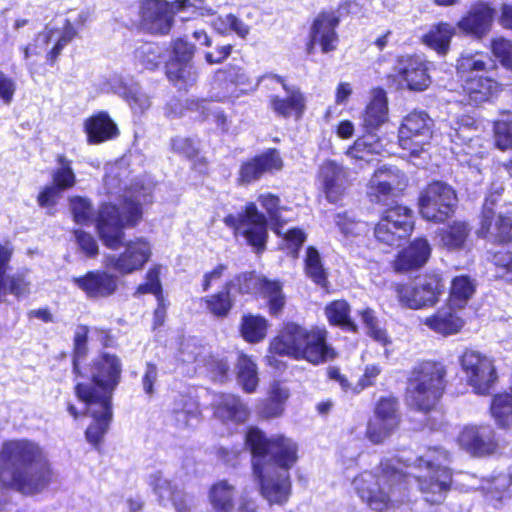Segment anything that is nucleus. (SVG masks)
<instances>
[{
	"label": "nucleus",
	"instance_id": "18",
	"mask_svg": "<svg viewBox=\"0 0 512 512\" xmlns=\"http://www.w3.org/2000/svg\"><path fill=\"white\" fill-rule=\"evenodd\" d=\"M263 79H271V84H279L284 91V95L269 96V108L272 112L285 119H301L306 109V98L301 90L296 86L288 85L282 77L275 74H268Z\"/></svg>",
	"mask_w": 512,
	"mask_h": 512
},
{
	"label": "nucleus",
	"instance_id": "44",
	"mask_svg": "<svg viewBox=\"0 0 512 512\" xmlns=\"http://www.w3.org/2000/svg\"><path fill=\"white\" fill-rule=\"evenodd\" d=\"M148 483L162 505H166L168 502L173 503L175 498H179L184 494L176 486L172 485L161 471L151 473L148 477Z\"/></svg>",
	"mask_w": 512,
	"mask_h": 512
},
{
	"label": "nucleus",
	"instance_id": "45",
	"mask_svg": "<svg viewBox=\"0 0 512 512\" xmlns=\"http://www.w3.org/2000/svg\"><path fill=\"white\" fill-rule=\"evenodd\" d=\"M237 380L247 393L254 392L259 382L255 362L242 353L239 354L237 360Z\"/></svg>",
	"mask_w": 512,
	"mask_h": 512
},
{
	"label": "nucleus",
	"instance_id": "61",
	"mask_svg": "<svg viewBox=\"0 0 512 512\" xmlns=\"http://www.w3.org/2000/svg\"><path fill=\"white\" fill-rule=\"evenodd\" d=\"M360 314L369 336L383 346L388 345L390 343L389 337L387 336L386 331L379 326V322L375 317L374 312L371 309H365L361 311Z\"/></svg>",
	"mask_w": 512,
	"mask_h": 512
},
{
	"label": "nucleus",
	"instance_id": "15",
	"mask_svg": "<svg viewBox=\"0 0 512 512\" xmlns=\"http://www.w3.org/2000/svg\"><path fill=\"white\" fill-rule=\"evenodd\" d=\"M252 466L263 498L270 504H285L291 494L290 473L280 472L273 465H263L259 459L252 460Z\"/></svg>",
	"mask_w": 512,
	"mask_h": 512
},
{
	"label": "nucleus",
	"instance_id": "31",
	"mask_svg": "<svg viewBox=\"0 0 512 512\" xmlns=\"http://www.w3.org/2000/svg\"><path fill=\"white\" fill-rule=\"evenodd\" d=\"M214 416L225 425H238L249 416L247 406L233 394L217 395L213 402Z\"/></svg>",
	"mask_w": 512,
	"mask_h": 512
},
{
	"label": "nucleus",
	"instance_id": "49",
	"mask_svg": "<svg viewBox=\"0 0 512 512\" xmlns=\"http://www.w3.org/2000/svg\"><path fill=\"white\" fill-rule=\"evenodd\" d=\"M51 177L53 183L64 191L73 188L76 184V175L72 167V161L64 155H58Z\"/></svg>",
	"mask_w": 512,
	"mask_h": 512
},
{
	"label": "nucleus",
	"instance_id": "24",
	"mask_svg": "<svg viewBox=\"0 0 512 512\" xmlns=\"http://www.w3.org/2000/svg\"><path fill=\"white\" fill-rule=\"evenodd\" d=\"M338 24L339 18L335 12L320 13L310 29V41L307 45L308 53L312 54L317 44L321 47L323 53L334 51L338 42L336 33Z\"/></svg>",
	"mask_w": 512,
	"mask_h": 512
},
{
	"label": "nucleus",
	"instance_id": "2",
	"mask_svg": "<svg viewBox=\"0 0 512 512\" xmlns=\"http://www.w3.org/2000/svg\"><path fill=\"white\" fill-rule=\"evenodd\" d=\"M327 336L328 332L323 327L313 326L308 329L289 322L271 340L269 353L320 365L336 357L334 348L327 342Z\"/></svg>",
	"mask_w": 512,
	"mask_h": 512
},
{
	"label": "nucleus",
	"instance_id": "63",
	"mask_svg": "<svg viewBox=\"0 0 512 512\" xmlns=\"http://www.w3.org/2000/svg\"><path fill=\"white\" fill-rule=\"evenodd\" d=\"M492 262L497 276L512 284V250L498 251L493 255Z\"/></svg>",
	"mask_w": 512,
	"mask_h": 512
},
{
	"label": "nucleus",
	"instance_id": "41",
	"mask_svg": "<svg viewBox=\"0 0 512 512\" xmlns=\"http://www.w3.org/2000/svg\"><path fill=\"white\" fill-rule=\"evenodd\" d=\"M470 227L464 221H453L439 231L440 245L449 250L464 248L470 234Z\"/></svg>",
	"mask_w": 512,
	"mask_h": 512
},
{
	"label": "nucleus",
	"instance_id": "11",
	"mask_svg": "<svg viewBox=\"0 0 512 512\" xmlns=\"http://www.w3.org/2000/svg\"><path fill=\"white\" fill-rule=\"evenodd\" d=\"M456 205V192L441 181L427 185L419 196L420 213L428 221L443 222L454 212Z\"/></svg>",
	"mask_w": 512,
	"mask_h": 512
},
{
	"label": "nucleus",
	"instance_id": "3",
	"mask_svg": "<svg viewBox=\"0 0 512 512\" xmlns=\"http://www.w3.org/2000/svg\"><path fill=\"white\" fill-rule=\"evenodd\" d=\"M152 183H135L124 194L121 207L104 204L98 213L96 228L103 244L110 249L121 246L124 228L134 227L142 218V206L152 202Z\"/></svg>",
	"mask_w": 512,
	"mask_h": 512
},
{
	"label": "nucleus",
	"instance_id": "33",
	"mask_svg": "<svg viewBox=\"0 0 512 512\" xmlns=\"http://www.w3.org/2000/svg\"><path fill=\"white\" fill-rule=\"evenodd\" d=\"M143 21L156 33L166 34L172 26L169 4L163 0H144L141 4Z\"/></svg>",
	"mask_w": 512,
	"mask_h": 512
},
{
	"label": "nucleus",
	"instance_id": "46",
	"mask_svg": "<svg viewBox=\"0 0 512 512\" xmlns=\"http://www.w3.org/2000/svg\"><path fill=\"white\" fill-rule=\"evenodd\" d=\"M232 286H234V282H228L225 284L222 291L202 299L207 310L212 315L218 318H225L228 316L233 307V300L230 297V290Z\"/></svg>",
	"mask_w": 512,
	"mask_h": 512
},
{
	"label": "nucleus",
	"instance_id": "30",
	"mask_svg": "<svg viewBox=\"0 0 512 512\" xmlns=\"http://www.w3.org/2000/svg\"><path fill=\"white\" fill-rule=\"evenodd\" d=\"M493 18L494 9L486 3H478L459 20L457 27L462 32L480 39L490 31Z\"/></svg>",
	"mask_w": 512,
	"mask_h": 512
},
{
	"label": "nucleus",
	"instance_id": "23",
	"mask_svg": "<svg viewBox=\"0 0 512 512\" xmlns=\"http://www.w3.org/2000/svg\"><path fill=\"white\" fill-rule=\"evenodd\" d=\"M495 199L487 198L481 217L479 235L494 242L505 243L512 241V218L496 214L493 206Z\"/></svg>",
	"mask_w": 512,
	"mask_h": 512
},
{
	"label": "nucleus",
	"instance_id": "22",
	"mask_svg": "<svg viewBox=\"0 0 512 512\" xmlns=\"http://www.w3.org/2000/svg\"><path fill=\"white\" fill-rule=\"evenodd\" d=\"M460 447L470 454H492L497 448L494 429L490 425H466L457 438Z\"/></svg>",
	"mask_w": 512,
	"mask_h": 512
},
{
	"label": "nucleus",
	"instance_id": "38",
	"mask_svg": "<svg viewBox=\"0 0 512 512\" xmlns=\"http://www.w3.org/2000/svg\"><path fill=\"white\" fill-rule=\"evenodd\" d=\"M463 90L471 103L479 104L489 100L497 91V82L487 74L461 79Z\"/></svg>",
	"mask_w": 512,
	"mask_h": 512
},
{
	"label": "nucleus",
	"instance_id": "7",
	"mask_svg": "<svg viewBox=\"0 0 512 512\" xmlns=\"http://www.w3.org/2000/svg\"><path fill=\"white\" fill-rule=\"evenodd\" d=\"M445 376L446 370L440 363L427 361L416 366L407 389L409 405L418 410H430L444 391Z\"/></svg>",
	"mask_w": 512,
	"mask_h": 512
},
{
	"label": "nucleus",
	"instance_id": "1",
	"mask_svg": "<svg viewBox=\"0 0 512 512\" xmlns=\"http://www.w3.org/2000/svg\"><path fill=\"white\" fill-rule=\"evenodd\" d=\"M449 453L440 448H429L415 460V475L386 461L381 464L380 474L365 471L354 478L352 486L360 499L371 509L381 512L393 503L402 501L398 495L402 488L413 481L422 492L424 499L431 504L441 503L450 489L452 476L446 464Z\"/></svg>",
	"mask_w": 512,
	"mask_h": 512
},
{
	"label": "nucleus",
	"instance_id": "9",
	"mask_svg": "<svg viewBox=\"0 0 512 512\" xmlns=\"http://www.w3.org/2000/svg\"><path fill=\"white\" fill-rule=\"evenodd\" d=\"M443 129L454 146L452 152L462 164H467L479 170L478 160L483 158L486 151L483 149L480 138L472 135L477 130L475 119L469 115H461L444 124Z\"/></svg>",
	"mask_w": 512,
	"mask_h": 512
},
{
	"label": "nucleus",
	"instance_id": "47",
	"mask_svg": "<svg viewBox=\"0 0 512 512\" xmlns=\"http://www.w3.org/2000/svg\"><path fill=\"white\" fill-rule=\"evenodd\" d=\"M166 74L170 81L180 87L194 84L198 77L196 67L191 62L169 61Z\"/></svg>",
	"mask_w": 512,
	"mask_h": 512
},
{
	"label": "nucleus",
	"instance_id": "5",
	"mask_svg": "<svg viewBox=\"0 0 512 512\" xmlns=\"http://www.w3.org/2000/svg\"><path fill=\"white\" fill-rule=\"evenodd\" d=\"M93 385L78 383L76 394L81 401L111 403L112 393L121 380L122 362L114 354L102 353L92 360L89 369Z\"/></svg>",
	"mask_w": 512,
	"mask_h": 512
},
{
	"label": "nucleus",
	"instance_id": "56",
	"mask_svg": "<svg viewBox=\"0 0 512 512\" xmlns=\"http://www.w3.org/2000/svg\"><path fill=\"white\" fill-rule=\"evenodd\" d=\"M495 142L499 149H512V114L506 113L494 124Z\"/></svg>",
	"mask_w": 512,
	"mask_h": 512
},
{
	"label": "nucleus",
	"instance_id": "16",
	"mask_svg": "<svg viewBox=\"0 0 512 512\" xmlns=\"http://www.w3.org/2000/svg\"><path fill=\"white\" fill-rule=\"evenodd\" d=\"M119 255L105 256L104 264L119 274H131L141 270L152 256V244L145 237H136L124 243Z\"/></svg>",
	"mask_w": 512,
	"mask_h": 512
},
{
	"label": "nucleus",
	"instance_id": "64",
	"mask_svg": "<svg viewBox=\"0 0 512 512\" xmlns=\"http://www.w3.org/2000/svg\"><path fill=\"white\" fill-rule=\"evenodd\" d=\"M491 50L504 66L512 70V43L509 40L502 37L493 39Z\"/></svg>",
	"mask_w": 512,
	"mask_h": 512
},
{
	"label": "nucleus",
	"instance_id": "39",
	"mask_svg": "<svg viewBox=\"0 0 512 512\" xmlns=\"http://www.w3.org/2000/svg\"><path fill=\"white\" fill-rule=\"evenodd\" d=\"M236 488L226 480L216 482L208 492L212 512H234Z\"/></svg>",
	"mask_w": 512,
	"mask_h": 512
},
{
	"label": "nucleus",
	"instance_id": "37",
	"mask_svg": "<svg viewBox=\"0 0 512 512\" xmlns=\"http://www.w3.org/2000/svg\"><path fill=\"white\" fill-rule=\"evenodd\" d=\"M494 67L491 58L483 52L464 51L457 60V75L461 79L488 74Z\"/></svg>",
	"mask_w": 512,
	"mask_h": 512
},
{
	"label": "nucleus",
	"instance_id": "12",
	"mask_svg": "<svg viewBox=\"0 0 512 512\" xmlns=\"http://www.w3.org/2000/svg\"><path fill=\"white\" fill-rule=\"evenodd\" d=\"M432 119L423 111L406 115L398 129V143L402 150L415 156L424 151L432 138Z\"/></svg>",
	"mask_w": 512,
	"mask_h": 512
},
{
	"label": "nucleus",
	"instance_id": "35",
	"mask_svg": "<svg viewBox=\"0 0 512 512\" xmlns=\"http://www.w3.org/2000/svg\"><path fill=\"white\" fill-rule=\"evenodd\" d=\"M84 131L89 144H100L118 136L117 125L105 112H100L86 119Z\"/></svg>",
	"mask_w": 512,
	"mask_h": 512
},
{
	"label": "nucleus",
	"instance_id": "27",
	"mask_svg": "<svg viewBox=\"0 0 512 512\" xmlns=\"http://www.w3.org/2000/svg\"><path fill=\"white\" fill-rule=\"evenodd\" d=\"M109 89L122 97L134 114H143L151 107V97L139 84L128 82L121 76L114 75L110 78Z\"/></svg>",
	"mask_w": 512,
	"mask_h": 512
},
{
	"label": "nucleus",
	"instance_id": "19",
	"mask_svg": "<svg viewBox=\"0 0 512 512\" xmlns=\"http://www.w3.org/2000/svg\"><path fill=\"white\" fill-rule=\"evenodd\" d=\"M428 62L420 56H401L394 66L395 80L401 87L423 91L430 85Z\"/></svg>",
	"mask_w": 512,
	"mask_h": 512
},
{
	"label": "nucleus",
	"instance_id": "8",
	"mask_svg": "<svg viewBox=\"0 0 512 512\" xmlns=\"http://www.w3.org/2000/svg\"><path fill=\"white\" fill-rule=\"evenodd\" d=\"M86 18L84 13H78L75 18H59L49 23L36 36L33 43L22 48L26 65L31 68L30 58L43 54L51 44L53 46L49 50L47 58L52 62L55 61L63 48L76 36L75 25H83Z\"/></svg>",
	"mask_w": 512,
	"mask_h": 512
},
{
	"label": "nucleus",
	"instance_id": "28",
	"mask_svg": "<svg viewBox=\"0 0 512 512\" xmlns=\"http://www.w3.org/2000/svg\"><path fill=\"white\" fill-rule=\"evenodd\" d=\"M72 282L89 298H105L117 290V278L105 271H91L82 277H73Z\"/></svg>",
	"mask_w": 512,
	"mask_h": 512
},
{
	"label": "nucleus",
	"instance_id": "58",
	"mask_svg": "<svg viewBox=\"0 0 512 512\" xmlns=\"http://www.w3.org/2000/svg\"><path fill=\"white\" fill-rule=\"evenodd\" d=\"M511 486L512 474L510 472H504L493 477L484 489L489 498L500 500L509 491Z\"/></svg>",
	"mask_w": 512,
	"mask_h": 512
},
{
	"label": "nucleus",
	"instance_id": "14",
	"mask_svg": "<svg viewBox=\"0 0 512 512\" xmlns=\"http://www.w3.org/2000/svg\"><path fill=\"white\" fill-rule=\"evenodd\" d=\"M467 383L477 394L486 395L497 381V372L491 358L474 350H467L460 359Z\"/></svg>",
	"mask_w": 512,
	"mask_h": 512
},
{
	"label": "nucleus",
	"instance_id": "40",
	"mask_svg": "<svg viewBox=\"0 0 512 512\" xmlns=\"http://www.w3.org/2000/svg\"><path fill=\"white\" fill-rule=\"evenodd\" d=\"M476 292V282L468 275H459L452 279L447 302L464 310Z\"/></svg>",
	"mask_w": 512,
	"mask_h": 512
},
{
	"label": "nucleus",
	"instance_id": "25",
	"mask_svg": "<svg viewBox=\"0 0 512 512\" xmlns=\"http://www.w3.org/2000/svg\"><path fill=\"white\" fill-rule=\"evenodd\" d=\"M397 403L393 398L381 399L375 417L369 423L367 437L375 444L383 442L398 425Z\"/></svg>",
	"mask_w": 512,
	"mask_h": 512
},
{
	"label": "nucleus",
	"instance_id": "42",
	"mask_svg": "<svg viewBox=\"0 0 512 512\" xmlns=\"http://www.w3.org/2000/svg\"><path fill=\"white\" fill-rule=\"evenodd\" d=\"M383 152L384 146L379 138L369 133L354 142V145L347 150V156L369 163L373 160L372 155H381Z\"/></svg>",
	"mask_w": 512,
	"mask_h": 512
},
{
	"label": "nucleus",
	"instance_id": "48",
	"mask_svg": "<svg viewBox=\"0 0 512 512\" xmlns=\"http://www.w3.org/2000/svg\"><path fill=\"white\" fill-rule=\"evenodd\" d=\"M268 322L265 318L255 315L243 316L240 332L243 339L249 343H259L267 335Z\"/></svg>",
	"mask_w": 512,
	"mask_h": 512
},
{
	"label": "nucleus",
	"instance_id": "62",
	"mask_svg": "<svg viewBox=\"0 0 512 512\" xmlns=\"http://www.w3.org/2000/svg\"><path fill=\"white\" fill-rule=\"evenodd\" d=\"M30 281L26 280L23 274H15L13 276L5 275V287L1 292V296L6 294V290L18 299L27 296L30 292Z\"/></svg>",
	"mask_w": 512,
	"mask_h": 512
},
{
	"label": "nucleus",
	"instance_id": "52",
	"mask_svg": "<svg viewBox=\"0 0 512 512\" xmlns=\"http://www.w3.org/2000/svg\"><path fill=\"white\" fill-rule=\"evenodd\" d=\"M383 177L372 175L367 184V196L371 202L387 205L390 200L399 193L394 191L387 183L383 182Z\"/></svg>",
	"mask_w": 512,
	"mask_h": 512
},
{
	"label": "nucleus",
	"instance_id": "54",
	"mask_svg": "<svg viewBox=\"0 0 512 512\" xmlns=\"http://www.w3.org/2000/svg\"><path fill=\"white\" fill-rule=\"evenodd\" d=\"M175 10L177 13L183 14L181 19L184 21L191 17H209L215 14L214 10L208 7L204 0H179L175 3Z\"/></svg>",
	"mask_w": 512,
	"mask_h": 512
},
{
	"label": "nucleus",
	"instance_id": "32",
	"mask_svg": "<svg viewBox=\"0 0 512 512\" xmlns=\"http://www.w3.org/2000/svg\"><path fill=\"white\" fill-rule=\"evenodd\" d=\"M86 404L87 412L93 417V423L86 430V439L89 443L97 446L107 433L112 419L111 403L101 401H83Z\"/></svg>",
	"mask_w": 512,
	"mask_h": 512
},
{
	"label": "nucleus",
	"instance_id": "53",
	"mask_svg": "<svg viewBox=\"0 0 512 512\" xmlns=\"http://www.w3.org/2000/svg\"><path fill=\"white\" fill-rule=\"evenodd\" d=\"M189 109L199 111L206 119H211L221 131L228 130L229 122L226 115L212 101L197 100L191 102Z\"/></svg>",
	"mask_w": 512,
	"mask_h": 512
},
{
	"label": "nucleus",
	"instance_id": "43",
	"mask_svg": "<svg viewBox=\"0 0 512 512\" xmlns=\"http://www.w3.org/2000/svg\"><path fill=\"white\" fill-rule=\"evenodd\" d=\"M455 34V28L449 24L441 22L431 27L429 32L424 35V43L435 50L440 55H445L450 46L451 38Z\"/></svg>",
	"mask_w": 512,
	"mask_h": 512
},
{
	"label": "nucleus",
	"instance_id": "57",
	"mask_svg": "<svg viewBox=\"0 0 512 512\" xmlns=\"http://www.w3.org/2000/svg\"><path fill=\"white\" fill-rule=\"evenodd\" d=\"M374 176H382L383 182L387 183L394 191L400 193L404 190L407 185V178L405 174L396 167L393 166H382L378 168Z\"/></svg>",
	"mask_w": 512,
	"mask_h": 512
},
{
	"label": "nucleus",
	"instance_id": "4",
	"mask_svg": "<svg viewBox=\"0 0 512 512\" xmlns=\"http://www.w3.org/2000/svg\"><path fill=\"white\" fill-rule=\"evenodd\" d=\"M262 208L266 211L267 217L258 211L255 203L250 202L242 212L229 214L224 218L227 227L234 230L235 234L240 233L247 243L257 251L265 248L267 240L268 222L270 228L278 235L282 233V226L287 222L288 212L286 207L280 206V199L271 193H262L258 197Z\"/></svg>",
	"mask_w": 512,
	"mask_h": 512
},
{
	"label": "nucleus",
	"instance_id": "26",
	"mask_svg": "<svg viewBox=\"0 0 512 512\" xmlns=\"http://www.w3.org/2000/svg\"><path fill=\"white\" fill-rule=\"evenodd\" d=\"M422 323L431 331L443 336H450L459 333L465 326L463 310L456 306L446 304L440 307L435 313L425 317Z\"/></svg>",
	"mask_w": 512,
	"mask_h": 512
},
{
	"label": "nucleus",
	"instance_id": "29",
	"mask_svg": "<svg viewBox=\"0 0 512 512\" xmlns=\"http://www.w3.org/2000/svg\"><path fill=\"white\" fill-rule=\"evenodd\" d=\"M282 164L279 153L275 150H269L244 162L240 167L239 180L244 184L252 183L259 180L266 172L280 170Z\"/></svg>",
	"mask_w": 512,
	"mask_h": 512
},
{
	"label": "nucleus",
	"instance_id": "34",
	"mask_svg": "<svg viewBox=\"0 0 512 512\" xmlns=\"http://www.w3.org/2000/svg\"><path fill=\"white\" fill-rule=\"evenodd\" d=\"M388 113L386 92L381 88H375L371 91L370 101L362 113V126L367 131L377 130L388 121Z\"/></svg>",
	"mask_w": 512,
	"mask_h": 512
},
{
	"label": "nucleus",
	"instance_id": "60",
	"mask_svg": "<svg viewBox=\"0 0 512 512\" xmlns=\"http://www.w3.org/2000/svg\"><path fill=\"white\" fill-rule=\"evenodd\" d=\"M70 208L76 223L88 225L93 222V208L88 199L80 196L73 197L70 199Z\"/></svg>",
	"mask_w": 512,
	"mask_h": 512
},
{
	"label": "nucleus",
	"instance_id": "55",
	"mask_svg": "<svg viewBox=\"0 0 512 512\" xmlns=\"http://www.w3.org/2000/svg\"><path fill=\"white\" fill-rule=\"evenodd\" d=\"M305 269L307 275L319 286L327 287L326 272L322 266L318 251L309 247L306 251Z\"/></svg>",
	"mask_w": 512,
	"mask_h": 512
},
{
	"label": "nucleus",
	"instance_id": "59",
	"mask_svg": "<svg viewBox=\"0 0 512 512\" xmlns=\"http://www.w3.org/2000/svg\"><path fill=\"white\" fill-rule=\"evenodd\" d=\"M135 58L144 69L153 70L160 64L159 48L153 43H144L136 49Z\"/></svg>",
	"mask_w": 512,
	"mask_h": 512
},
{
	"label": "nucleus",
	"instance_id": "10",
	"mask_svg": "<svg viewBox=\"0 0 512 512\" xmlns=\"http://www.w3.org/2000/svg\"><path fill=\"white\" fill-rule=\"evenodd\" d=\"M445 285L438 274L426 275L417 281L396 287L401 306L412 310L434 307L444 293Z\"/></svg>",
	"mask_w": 512,
	"mask_h": 512
},
{
	"label": "nucleus",
	"instance_id": "50",
	"mask_svg": "<svg viewBox=\"0 0 512 512\" xmlns=\"http://www.w3.org/2000/svg\"><path fill=\"white\" fill-rule=\"evenodd\" d=\"M289 398V391L279 382L271 385L269 399L262 410V414L267 418L280 416L284 411V403Z\"/></svg>",
	"mask_w": 512,
	"mask_h": 512
},
{
	"label": "nucleus",
	"instance_id": "13",
	"mask_svg": "<svg viewBox=\"0 0 512 512\" xmlns=\"http://www.w3.org/2000/svg\"><path fill=\"white\" fill-rule=\"evenodd\" d=\"M413 230L412 211L401 205L389 207L374 229L378 241L387 246H399Z\"/></svg>",
	"mask_w": 512,
	"mask_h": 512
},
{
	"label": "nucleus",
	"instance_id": "17",
	"mask_svg": "<svg viewBox=\"0 0 512 512\" xmlns=\"http://www.w3.org/2000/svg\"><path fill=\"white\" fill-rule=\"evenodd\" d=\"M259 78L255 83L239 67L227 66L218 70L214 76L213 97L217 101H224L230 98H237L240 94L255 90L262 81L270 82L271 79Z\"/></svg>",
	"mask_w": 512,
	"mask_h": 512
},
{
	"label": "nucleus",
	"instance_id": "51",
	"mask_svg": "<svg viewBox=\"0 0 512 512\" xmlns=\"http://www.w3.org/2000/svg\"><path fill=\"white\" fill-rule=\"evenodd\" d=\"M349 312V305L343 300L334 301L325 308L326 317L331 324L356 331V325L351 321Z\"/></svg>",
	"mask_w": 512,
	"mask_h": 512
},
{
	"label": "nucleus",
	"instance_id": "20",
	"mask_svg": "<svg viewBox=\"0 0 512 512\" xmlns=\"http://www.w3.org/2000/svg\"><path fill=\"white\" fill-rule=\"evenodd\" d=\"M317 181L330 203L340 201L349 187L347 170L334 160H326L320 165Z\"/></svg>",
	"mask_w": 512,
	"mask_h": 512
},
{
	"label": "nucleus",
	"instance_id": "21",
	"mask_svg": "<svg viewBox=\"0 0 512 512\" xmlns=\"http://www.w3.org/2000/svg\"><path fill=\"white\" fill-rule=\"evenodd\" d=\"M240 293L249 294L261 292L269 301L271 314L279 313L285 304L282 285L278 281L260 278L254 273H245L236 278Z\"/></svg>",
	"mask_w": 512,
	"mask_h": 512
},
{
	"label": "nucleus",
	"instance_id": "36",
	"mask_svg": "<svg viewBox=\"0 0 512 512\" xmlns=\"http://www.w3.org/2000/svg\"><path fill=\"white\" fill-rule=\"evenodd\" d=\"M431 254V247L426 239L413 241L406 249L401 251L395 261L398 271H409L423 266Z\"/></svg>",
	"mask_w": 512,
	"mask_h": 512
},
{
	"label": "nucleus",
	"instance_id": "6",
	"mask_svg": "<svg viewBox=\"0 0 512 512\" xmlns=\"http://www.w3.org/2000/svg\"><path fill=\"white\" fill-rule=\"evenodd\" d=\"M252 460L259 459L263 465H273L280 472H289L298 460V446L290 438L275 435L267 439L257 428H250L245 436Z\"/></svg>",
	"mask_w": 512,
	"mask_h": 512
}]
</instances>
